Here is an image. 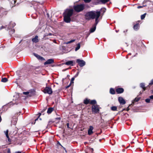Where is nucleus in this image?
<instances>
[{
	"label": "nucleus",
	"instance_id": "nucleus-57",
	"mask_svg": "<svg viewBox=\"0 0 153 153\" xmlns=\"http://www.w3.org/2000/svg\"><path fill=\"white\" fill-rule=\"evenodd\" d=\"M22 41V40H21L19 42V43H20V42H21V41Z\"/></svg>",
	"mask_w": 153,
	"mask_h": 153
},
{
	"label": "nucleus",
	"instance_id": "nucleus-44",
	"mask_svg": "<svg viewBox=\"0 0 153 153\" xmlns=\"http://www.w3.org/2000/svg\"><path fill=\"white\" fill-rule=\"evenodd\" d=\"M150 0H144V1H143V2L146 3V2L147 1H150Z\"/></svg>",
	"mask_w": 153,
	"mask_h": 153
},
{
	"label": "nucleus",
	"instance_id": "nucleus-52",
	"mask_svg": "<svg viewBox=\"0 0 153 153\" xmlns=\"http://www.w3.org/2000/svg\"><path fill=\"white\" fill-rule=\"evenodd\" d=\"M131 53H129L128 54V55H131Z\"/></svg>",
	"mask_w": 153,
	"mask_h": 153
},
{
	"label": "nucleus",
	"instance_id": "nucleus-61",
	"mask_svg": "<svg viewBox=\"0 0 153 153\" xmlns=\"http://www.w3.org/2000/svg\"><path fill=\"white\" fill-rule=\"evenodd\" d=\"M92 149V151H93V149Z\"/></svg>",
	"mask_w": 153,
	"mask_h": 153
},
{
	"label": "nucleus",
	"instance_id": "nucleus-40",
	"mask_svg": "<svg viewBox=\"0 0 153 153\" xmlns=\"http://www.w3.org/2000/svg\"><path fill=\"white\" fill-rule=\"evenodd\" d=\"M7 153H11V152L10 151V149H8L7 150Z\"/></svg>",
	"mask_w": 153,
	"mask_h": 153
},
{
	"label": "nucleus",
	"instance_id": "nucleus-26",
	"mask_svg": "<svg viewBox=\"0 0 153 153\" xmlns=\"http://www.w3.org/2000/svg\"><path fill=\"white\" fill-rule=\"evenodd\" d=\"M140 99V98L139 97L136 98L132 102L134 103L136 102H138Z\"/></svg>",
	"mask_w": 153,
	"mask_h": 153
},
{
	"label": "nucleus",
	"instance_id": "nucleus-58",
	"mask_svg": "<svg viewBox=\"0 0 153 153\" xmlns=\"http://www.w3.org/2000/svg\"><path fill=\"white\" fill-rule=\"evenodd\" d=\"M13 120L12 121V122H13Z\"/></svg>",
	"mask_w": 153,
	"mask_h": 153
},
{
	"label": "nucleus",
	"instance_id": "nucleus-30",
	"mask_svg": "<svg viewBox=\"0 0 153 153\" xmlns=\"http://www.w3.org/2000/svg\"><path fill=\"white\" fill-rule=\"evenodd\" d=\"M30 93V94H31V91L24 92H23V94L25 95H28V94H29Z\"/></svg>",
	"mask_w": 153,
	"mask_h": 153
},
{
	"label": "nucleus",
	"instance_id": "nucleus-12",
	"mask_svg": "<svg viewBox=\"0 0 153 153\" xmlns=\"http://www.w3.org/2000/svg\"><path fill=\"white\" fill-rule=\"evenodd\" d=\"M38 37L37 36H36L35 37L32 39V41L34 43H37L39 42V40L38 39Z\"/></svg>",
	"mask_w": 153,
	"mask_h": 153
},
{
	"label": "nucleus",
	"instance_id": "nucleus-24",
	"mask_svg": "<svg viewBox=\"0 0 153 153\" xmlns=\"http://www.w3.org/2000/svg\"><path fill=\"white\" fill-rule=\"evenodd\" d=\"M111 109L113 111H116L117 110V108L115 106H112L111 108Z\"/></svg>",
	"mask_w": 153,
	"mask_h": 153
},
{
	"label": "nucleus",
	"instance_id": "nucleus-39",
	"mask_svg": "<svg viewBox=\"0 0 153 153\" xmlns=\"http://www.w3.org/2000/svg\"><path fill=\"white\" fill-rule=\"evenodd\" d=\"M79 74V72H78L74 76V77H76L77 76H78V74Z\"/></svg>",
	"mask_w": 153,
	"mask_h": 153
},
{
	"label": "nucleus",
	"instance_id": "nucleus-25",
	"mask_svg": "<svg viewBox=\"0 0 153 153\" xmlns=\"http://www.w3.org/2000/svg\"><path fill=\"white\" fill-rule=\"evenodd\" d=\"M96 103V101L95 100H93L90 101V103L91 104H95Z\"/></svg>",
	"mask_w": 153,
	"mask_h": 153
},
{
	"label": "nucleus",
	"instance_id": "nucleus-20",
	"mask_svg": "<svg viewBox=\"0 0 153 153\" xmlns=\"http://www.w3.org/2000/svg\"><path fill=\"white\" fill-rule=\"evenodd\" d=\"M139 28V25L138 24H136L134 26V29L135 30H137Z\"/></svg>",
	"mask_w": 153,
	"mask_h": 153
},
{
	"label": "nucleus",
	"instance_id": "nucleus-9",
	"mask_svg": "<svg viewBox=\"0 0 153 153\" xmlns=\"http://www.w3.org/2000/svg\"><path fill=\"white\" fill-rule=\"evenodd\" d=\"M54 62V59H48L46 62H45L44 64L45 65L50 64L53 63Z\"/></svg>",
	"mask_w": 153,
	"mask_h": 153
},
{
	"label": "nucleus",
	"instance_id": "nucleus-42",
	"mask_svg": "<svg viewBox=\"0 0 153 153\" xmlns=\"http://www.w3.org/2000/svg\"><path fill=\"white\" fill-rule=\"evenodd\" d=\"M149 98L150 99H153V95L150 96L149 97Z\"/></svg>",
	"mask_w": 153,
	"mask_h": 153
},
{
	"label": "nucleus",
	"instance_id": "nucleus-11",
	"mask_svg": "<svg viewBox=\"0 0 153 153\" xmlns=\"http://www.w3.org/2000/svg\"><path fill=\"white\" fill-rule=\"evenodd\" d=\"M94 129V127L92 126H89V128L88 130V134L89 135H91L93 133L92 130Z\"/></svg>",
	"mask_w": 153,
	"mask_h": 153
},
{
	"label": "nucleus",
	"instance_id": "nucleus-15",
	"mask_svg": "<svg viewBox=\"0 0 153 153\" xmlns=\"http://www.w3.org/2000/svg\"><path fill=\"white\" fill-rule=\"evenodd\" d=\"M33 54H34V55L38 59H39L43 60L44 59V58L43 57L39 56V55H38L37 54H36L35 53H34Z\"/></svg>",
	"mask_w": 153,
	"mask_h": 153
},
{
	"label": "nucleus",
	"instance_id": "nucleus-5",
	"mask_svg": "<svg viewBox=\"0 0 153 153\" xmlns=\"http://www.w3.org/2000/svg\"><path fill=\"white\" fill-rule=\"evenodd\" d=\"M45 93H48L49 94H51L53 93L52 89L50 87H46L44 90Z\"/></svg>",
	"mask_w": 153,
	"mask_h": 153
},
{
	"label": "nucleus",
	"instance_id": "nucleus-47",
	"mask_svg": "<svg viewBox=\"0 0 153 153\" xmlns=\"http://www.w3.org/2000/svg\"><path fill=\"white\" fill-rule=\"evenodd\" d=\"M71 83H70V84L68 85V86H67L66 87V88H69L71 85Z\"/></svg>",
	"mask_w": 153,
	"mask_h": 153
},
{
	"label": "nucleus",
	"instance_id": "nucleus-14",
	"mask_svg": "<svg viewBox=\"0 0 153 153\" xmlns=\"http://www.w3.org/2000/svg\"><path fill=\"white\" fill-rule=\"evenodd\" d=\"M97 25H96V22H95V23L93 26V27L91 28L90 30V33H93L95 31L96 29V26Z\"/></svg>",
	"mask_w": 153,
	"mask_h": 153
},
{
	"label": "nucleus",
	"instance_id": "nucleus-10",
	"mask_svg": "<svg viewBox=\"0 0 153 153\" xmlns=\"http://www.w3.org/2000/svg\"><path fill=\"white\" fill-rule=\"evenodd\" d=\"M116 91L118 94H121L123 92L124 90L123 88H119L116 89Z\"/></svg>",
	"mask_w": 153,
	"mask_h": 153
},
{
	"label": "nucleus",
	"instance_id": "nucleus-19",
	"mask_svg": "<svg viewBox=\"0 0 153 153\" xmlns=\"http://www.w3.org/2000/svg\"><path fill=\"white\" fill-rule=\"evenodd\" d=\"M90 102V100L86 99L84 100V103L85 104L87 105Z\"/></svg>",
	"mask_w": 153,
	"mask_h": 153
},
{
	"label": "nucleus",
	"instance_id": "nucleus-1",
	"mask_svg": "<svg viewBox=\"0 0 153 153\" xmlns=\"http://www.w3.org/2000/svg\"><path fill=\"white\" fill-rule=\"evenodd\" d=\"M100 15V11H91L87 13L85 15V19L88 20L95 19L96 25H97L99 22L98 19Z\"/></svg>",
	"mask_w": 153,
	"mask_h": 153
},
{
	"label": "nucleus",
	"instance_id": "nucleus-22",
	"mask_svg": "<svg viewBox=\"0 0 153 153\" xmlns=\"http://www.w3.org/2000/svg\"><path fill=\"white\" fill-rule=\"evenodd\" d=\"M9 32L10 34L12 35L14 33L15 30L14 29H12L9 31Z\"/></svg>",
	"mask_w": 153,
	"mask_h": 153
},
{
	"label": "nucleus",
	"instance_id": "nucleus-53",
	"mask_svg": "<svg viewBox=\"0 0 153 153\" xmlns=\"http://www.w3.org/2000/svg\"><path fill=\"white\" fill-rule=\"evenodd\" d=\"M126 58H128V56H126Z\"/></svg>",
	"mask_w": 153,
	"mask_h": 153
},
{
	"label": "nucleus",
	"instance_id": "nucleus-7",
	"mask_svg": "<svg viewBox=\"0 0 153 153\" xmlns=\"http://www.w3.org/2000/svg\"><path fill=\"white\" fill-rule=\"evenodd\" d=\"M109 0H94L95 4H99L101 3L105 4Z\"/></svg>",
	"mask_w": 153,
	"mask_h": 153
},
{
	"label": "nucleus",
	"instance_id": "nucleus-6",
	"mask_svg": "<svg viewBox=\"0 0 153 153\" xmlns=\"http://www.w3.org/2000/svg\"><path fill=\"white\" fill-rule=\"evenodd\" d=\"M76 62L78 63L80 67H83L85 64V62L82 60L77 59L76 60Z\"/></svg>",
	"mask_w": 153,
	"mask_h": 153
},
{
	"label": "nucleus",
	"instance_id": "nucleus-32",
	"mask_svg": "<svg viewBox=\"0 0 153 153\" xmlns=\"http://www.w3.org/2000/svg\"><path fill=\"white\" fill-rule=\"evenodd\" d=\"M150 99L147 98L146 99L145 101L147 103H149L150 102Z\"/></svg>",
	"mask_w": 153,
	"mask_h": 153
},
{
	"label": "nucleus",
	"instance_id": "nucleus-38",
	"mask_svg": "<svg viewBox=\"0 0 153 153\" xmlns=\"http://www.w3.org/2000/svg\"><path fill=\"white\" fill-rule=\"evenodd\" d=\"M17 120V119L16 118H15V119H14V121L15 122H14V123H13V124L14 125H15L16 124V121Z\"/></svg>",
	"mask_w": 153,
	"mask_h": 153
},
{
	"label": "nucleus",
	"instance_id": "nucleus-33",
	"mask_svg": "<svg viewBox=\"0 0 153 153\" xmlns=\"http://www.w3.org/2000/svg\"><path fill=\"white\" fill-rule=\"evenodd\" d=\"M7 142H9V144H10V142H11V140L10 138H9V136H8V137H7Z\"/></svg>",
	"mask_w": 153,
	"mask_h": 153
},
{
	"label": "nucleus",
	"instance_id": "nucleus-62",
	"mask_svg": "<svg viewBox=\"0 0 153 153\" xmlns=\"http://www.w3.org/2000/svg\"><path fill=\"white\" fill-rule=\"evenodd\" d=\"M24 153V152H23V153Z\"/></svg>",
	"mask_w": 153,
	"mask_h": 153
},
{
	"label": "nucleus",
	"instance_id": "nucleus-23",
	"mask_svg": "<svg viewBox=\"0 0 153 153\" xmlns=\"http://www.w3.org/2000/svg\"><path fill=\"white\" fill-rule=\"evenodd\" d=\"M80 44L79 43H78L77 45V47L75 48V51H77L80 48Z\"/></svg>",
	"mask_w": 153,
	"mask_h": 153
},
{
	"label": "nucleus",
	"instance_id": "nucleus-46",
	"mask_svg": "<svg viewBox=\"0 0 153 153\" xmlns=\"http://www.w3.org/2000/svg\"><path fill=\"white\" fill-rule=\"evenodd\" d=\"M15 153H22L20 151H16Z\"/></svg>",
	"mask_w": 153,
	"mask_h": 153
},
{
	"label": "nucleus",
	"instance_id": "nucleus-36",
	"mask_svg": "<svg viewBox=\"0 0 153 153\" xmlns=\"http://www.w3.org/2000/svg\"><path fill=\"white\" fill-rule=\"evenodd\" d=\"M84 1L85 2L87 3L90 2L91 1V0H84Z\"/></svg>",
	"mask_w": 153,
	"mask_h": 153
},
{
	"label": "nucleus",
	"instance_id": "nucleus-27",
	"mask_svg": "<svg viewBox=\"0 0 153 153\" xmlns=\"http://www.w3.org/2000/svg\"><path fill=\"white\" fill-rule=\"evenodd\" d=\"M8 132L9 131L8 130H7L6 131H4V133L6 135V137H8Z\"/></svg>",
	"mask_w": 153,
	"mask_h": 153
},
{
	"label": "nucleus",
	"instance_id": "nucleus-59",
	"mask_svg": "<svg viewBox=\"0 0 153 153\" xmlns=\"http://www.w3.org/2000/svg\"><path fill=\"white\" fill-rule=\"evenodd\" d=\"M152 93H153V90H152Z\"/></svg>",
	"mask_w": 153,
	"mask_h": 153
},
{
	"label": "nucleus",
	"instance_id": "nucleus-54",
	"mask_svg": "<svg viewBox=\"0 0 153 153\" xmlns=\"http://www.w3.org/2000/svg\"><path fill=\"white\" fill-rule=\"evenodd\" d=\"M29 97H31V94H29Z\"/></svg>",
	"mask_w": 153,
	"mask_h": 153
},
{
	"label": "nucleus",
	"instance_id": "nucleus-16",
	"mask_svg": "<svg viewBox=\"0 0 153 153\" xmlns=\"http://www.w3.org/2000/svg\"><path fill=\"white\" fill-rule=\"evenodd\" d=\"M54 109L53 108H48L47 112L48 114H51L53 111Z\"/></svg>",
	"mask_w": 153,
	"mask_h": 153
},
{
	"label": "nucleus",
	"instance_id": "nucleus-60",
	"mask_svg": "<svg viewBox=\"0 0 153 153\" xmlns=\"http://www.w3.org/2000/svg\"><path fill=\"white\" fill-rule=\"evenodd\" d=\"M126 31H124V32H125Z\"/></svg>",
	"mask_w": 153,
	"mask_h": 153
},
{
	"label": "nucleus",
	"instance_id": "nucleus-35",
	"mask_svg": "<svg viewBox=\"0 0 153 153\" xmlns=\"http://www.w3.org/2000/svg\"><path fill=\"white\" fill-rule=\"evenodd\" d=\"M153 84V79L152 80L150 83H149V85L148 86V87H149V85H151Z\"/></svg>",
	"mask_w": 153,
	"mask_h": 153
},
{
	"label": "nucleus",
	"instance_id": "nucleus-56",
	"mask_svg": "<svg viewBox=\"0 0 153 153\" xmlns=\"http://www.w3.org/2000/svg\"><path fill=\"white\" fill-rule=\"evenodd\" d=\"M116 32H117V33L118 32V31H117V30H116Z\"/></svg>",
	"mask_w": 153,
	"mask_h": 153
},
{
	"label": "nucleus",
	"instance_id": "nucleus-41",
	"mask_svg": "<svg viewBox=\"0 0 153 153\" xmlns=\"http://www.w3.org/2000/svg\"><path fill=\"white\" fill-rule=\"evenodd\" d=\"M144 6H139L137 7V8L138 9H139L141 8H142Z\"/></svg>",
	"mask_w": 153,
	"mask_h": 153
},
{
	"label": "nucleus",
	"instance_id": "nucleus-34",
	"mask_svg": "<svg viewBox=\"0 0 153 153\" xmlns=\"http://www.w3.org/2000/svg\"><path fill=\"white\" fill-rule=\"evenodd\" d=\"M57 145H60V146L62 147H63L64 149H65V148L61 144L59 143V142H58L57 143Z\"/></svg>",
	"mask_w": 153,
	"mask_h": 153
},
{
	"label": "nucleus",
	"instance_id": "nucleus-50",
	"mask_svg": "<svg viewBox=\"0 0 153 153\" xmlns=\"http://www.w3.org/2000/svg\"><path fill=\"white\" fill-rule=\"evenodd\" d=\"M9 105H6L4 106V107H7Z\"/></svg>",
	"mask_w": 153,
	"mask_h": 153
},
{
	"label": "nucleus",
	"instance_id": "nucleus-49",
	"mask_svg": "<svg viewBox=\"0 0 153 153\" xmlns=\"http://www.w3.org/2000/svg\"><path fill=\"white\" fill-rule=\"evenodd\" d=\"M2 120L1 116L0 115V122Z\"/></svg>",
	"mask_w": 153,
	"mask_h": 153
},
{
	"label": "nucleus",
	"instance_id": "nucleus-4",
	"mask_svg": "<svg viewBox=\"0 0 153 153\" xmlns=\"http://www.w3.org/2000/svg\"><path fill=\"white\" fill-rule=\"evenodd\" d=\"M99 106L97 105H93L92 106V111L95 113H99Z\"/></svg>",
	"mask_w": 153,
	"mask_h": 153
},
{
	"label": "nucleus",
	"instance_id": "nucleus-37",
	"mask_svg": "<svg viewBox=\"0 0 153 153\" xmlns=\"http://www.w3.org/2000/svg\"><path fill=\"white\" fill-rule=\"evenodd\" d=\"M52 35V34L51 33H49L48 34L45 35V36H48Z\"/></svg>",
	"mask_w": 153,
	"mask_h": 153
},
{
	"label": "nucleus",
	"instance_id": "nucleus-21",
	"mask_svg": "<svg viewBox=\"0 0 153 153\" xmlns=\"http://www.w3.org/2000/svg\"><path fill=\"white\" fill-rule=\"evenodd\" d=\"M8 81L7 79V78L4 77L1 79V81L3 82H6Z\"/></svg>",
	"mask_w": 153,
	"mask_h": 153
},
{
	"label": "nucleus",
	"instance_id": "nucleus-2",
	"mask_svg": "<svg viewBox=\"0 0 153 153\" xmlns=\"http://www.w3.org/2000/svg\"><path fill=\"white\" fill-rule=\"evenodd\" d=\"M73 10L72 9H67L63 14L64 21L68 23L71 21V17L73 15Z\"/></svg>",
	"mask_w": 153,
	"mask_h": 153
},
{
	"label": "nucleus",
	"instance_id": "nucleus-31",
	"mask_svg": "<svg viewBox=\"0 0 153 153\" xmlns=\"http://www.w3.org/2000/svg\"><path fill=\"white\" fill-rule=\"evenodd\" d=\"M146 13H144V14L141 15V19H143L145 17V16L146 15Z\"/></svg>",
	"mask_w": 153,
	"mask_h": 153
},
{
	"label": "nucleus",
	"instance_id": "nucleus-8",
	"mask_svg": "<svg viewBox=\"0 0 153 153\" xmlns=\"http://www.w3.org/2000/svg\"><path fill=\"white\" fill-rule=\"evenodd\" d=\"M118 100L121 104L124 105L126 103V101L123 98L121 97L118 98Z\"/></svg>",
	"mask_w": 153,
	"mask_h": 153
},
{
	"label": "nucleus",
	"instance_id": "nucleus-18",
	"mask_svg": "<svg viewBox=\"0 0 153 153\" xmlns=\"http://www.w3.org/2000/svg\"><path fill=\"white\" fill-rule=\"evenodd\" d=\"M110 93L112 94H115V91L112 88H111L110 90Z\"/></svg>",
	"mask_w": 153,
	"mask_h": 153
},
{
	"label": "nucleus",
	"instance_id": "nucleus-45",
	"mask_svg": "<svg viewBox=\"0 0 153 153\" xmlns=\"http://www.w3.org/2000/svg\"><path fill=\"white\" fill-rule=\"evenodd\" d=\"M75 77H72V78H71V82H72V81H73L74 80V79H75Z\"/></svg>",
	"mask_w": 153,
	"mask_h": 153
},
{
	"label": "nucleus",
	"instance_id": "nucleus-48",
	"mask_svg": "<svg viewBox=\"0 0 153 153\" xmlns=\"http://www.w3.org/2000/svg\"><path fill=\"white\" fill-rule=\"evenodd\" d=\"M66 125L68 128H69V123H67Z\"/></svg>",
	"mask_w": 153,
	"mask_h": 153
},
{
	"label": "nucleus",
	"instance_id": "nucleus-3",
	"mask_svg": "<svg viewBox=\"0 0 153 153\" xmlns=\"http://www.w3.org/2000/svg\"><path fill=\"white\" fill-rule=\"evenodd\" d=\"M85 8L83 4H78L74 7V10L76 12H79L82 11Z\"/></svg>",
	"mask_w": 153,
	"mask_h": 153
},
{
	"label": "nucleus",
	"instance_id": "nucleus-55",
	"mask_svg": "<svg viewBox=\"0 0 153 153\" xmlns=\"http://www.w3.org/2000/svg\"><path fill=\"white\" fill-rule=\"evenodd\" d=\"M129 108H128V109H127V111H128V110H129Z\"/></svg>",
	"mask_w": 153,
	"mask_h": 153
},
{
	"label": "nucleus",
	"instance_id": "nucleus-51",
	"mask_svg": "<svg viewBox=\"0 0 153 153\" xmlns=\"http://www.w3.org/2000/svg\"><path fill=\"white\" fill-rule=\"evenodd\" d=\"M39 117H38V118H37L35 120V121H36L39 118Z\"/></svg>",
	"mask_w": 153,
	"mask_h": 153
},
{
	"label": "nucleus",
	"instance_id": "nucleus-28",
	"mask_svg": "<svg viewBox=\"0 0 153 153\" xmlns=\"http://www.w3.org/2000/svg\"><path fill=\"white\" fill-rule=\"evenodd\" d=\"M75 39H73V40H71L67 42H66V44H70V43H71L73 42H74L75 41Z\"/></svg>",
	"mask_w": 153,
	"mask_h": 153
},
{
	"label": "nucleus",
	"instance_id": "nucleus-29",
	"mask_svg": "<svg viewBox=\"0 0 153 153\" xmlns=\"http://www.w3.org/2000/svg\"><path fill=\"white\" fill-rule=\"evenodd\" d=\"M16 24L15 23L13 22H11L10 23V25L11 26V27H13Z\"/></svg>",
	"mask_w": 153,
	"mask_h": 153
},
{
	"label": "nucleus",
	"instance_id": "nucleus-13",
	"mask_svg": "<svg viewBox=\"0 0 153 153\" xmlns=\"http://www.w3.org/2000/svg\"><path fill=\"white\" fill-rule=\"evenodd\" d=\"M73 61H67L66 62L65 64L67 65H71V66H73L74 65H73Z\"/></svg>",
	"mask_w": 153,
	"mask_h": 153
},
{
	"label": "nucleus",
	"instance_id": "nucleus-17",
	"mask_svg": "<svg viewBox=\"0 0 153 153\" xmlns=\"http://www.w3.org/2000/svg\"><path fill=\"white\" fill-rule=\"evenodd\" d=\"M140 87L143 89V91H145L146 89V88L145 87V84L144 83H141Z\"/></svg>",
	"mask_w": 153,
	"mask_h": 153
},
{
	"label": "nucleus",
	"instance_id": "nucleus-43",
	"mask_svg": "<svg viewBox=\"0 0 153 153\" xmlns=\"http://www.w3.org/2000/svg\"><path fill=\"white\" fill-rule=\"evenodd\" d=\"M5 27L4 26H2L0 28V30H1V29H2L3 28H4Z\"/></svg>",
	"mask_w": 153,
	"mask_h": 153
}]
</instances>
